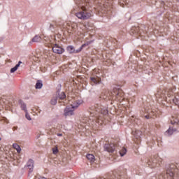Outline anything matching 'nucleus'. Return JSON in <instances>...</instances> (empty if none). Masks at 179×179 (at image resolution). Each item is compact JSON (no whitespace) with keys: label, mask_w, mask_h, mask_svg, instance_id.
Returning a JSON list of instances; mask_svg holds the SVG:
<instances>
[{"label":"nucleus","mask_w":179,"mask_h":179,"mask_svg":"<svg viewBox=\"0 0 179 179\" xmlns=\"http://www.w3.org/2000/svg\"><path fill=\"white\" fill-rule=\"evenodd\" d=\"M26 115L25 117L27 118V120H28V121H31V117H30V115L29 114H27V112H26Z\"/></svg>","instance_id":"a878e982"},{"label":"nucleus","mask_w":179,"mask_h":179,"mask_svg":"<svg viewBox=\"0 0 179 179\" xmlns=\"http://www.w3.org/2000/svg\"><path fill=\"white\" fill-rule=\"evenodd\" d=\"M86 157L92 163H94V160H96L95 158H94V155H93L92 154H87Z\"/></svg>","instance_id":"f3484780"},{"label":"nucleus","mask_w":179,"mask_h":179,"mask_svg":"<svg viewBox=\"0 0 179 179\" xmlns=\"http://www.w3.org/2000/svg\"><path fill=\"white\" fill-rule=\"evenodd\" d=\"M0 141H1V138H0Z\"/></svg>","instance_id":"2f4dec72"},{"label":"nucleus","mask_w":179,"mask_h":179,"mask_svg":"<svg viewBox=\"0 0 179 179\" xmlns=\"http://www.w3.org/2000/svg\"><path fill=\"white\" fill-rule=\"evenodd\" d=\"M90 113L92 117H94V119H90V121L92 120V122L95 121L97 122V120H100L102 115L108 114V110H107V109L103 110L100 106H99V105H96V106H92L91 108Z\"/></svg>","instance_id":"f257e3e1"},{"label":"nucleus","mask_w":179,"mask_h":179,"mask_svg":"<svg viewBox=\"0 0 179 179\" xmlns=\"http://www.w3.org/2000/svg\"><path fill=\"white\" fill-rule=\"evenodd\" d=\"M13 148L17 150V153H20V152H22V148H20V146L17 145V143H13Z\"/></svg>","instance_id":"a211bd4d"},{"label":"nucleus","mask_w":179,"mask_h":179,"mask_svg":"<svg viewBox=\"0 0 179 179\" xmlns=\"http://www.w3.org/2000/svg\"><path fill=\"white\" fill-rule=\"evenodd\" d=\"M52 29H55V25H54L53 24H50V29L52 30Z\"/></svg>","instance_id":"bb28decb"},{"label":"nucleus","mask_w":179,"mask_h":179,"mask_svg":"<svg viewBox=\"0 0 179 179\" xmlns=\"http://www.w3.org/2000/svg\"><path fill=\"white\" fill-rule=\"evenodd\" d=\"M177 171H178V169H177L176 165L171 164V166H169V168H167L166 174L164 176L163 174L160 175L159 176V179H166L167 177H170V178H173V177L176 176V173H177Z\"/></svg>","instance_id":"7ed1b4c3"},{"label":"nucleus","mask_w":179,"mask_h":179,"mask_svg":"<svg viewBox=\"0 0 179 179\" xmlns=\"http://www.w3.org/2000/svg\"><path fill=\"white\" fill-rule=\"evenodd\" d=\"M59 136H62V134H58Z\"/></svg>","instance_id":"c85d7f7f"},{"label":"nucleus","mask_w":179,"mask_h":179,"mask_svg":"<svg viewBox=\"0 0 179 179\" xmlns=\"http://www.w3.org/2000/svg\"><path fill=\"white\" fill-rule=\"evenodd\" d=\"M52 51L55 54H62L64 50L61 46L58 45L57 44H54L52 46Z\"/></svg>","instance_id":"423d86ee"},{"label":"nucleus","mask_w":179,"mask_h":179,"mask_svg":"<svg viewBox=\"0 0 179 179\" xmlns=\"http://www.w3.org/2000/svg\"><path fill=\"white\" fill-rule=\"evenodd\" d=\"M65 97H66L65 92H62L59 94V99H60V100H64V99H65Z\"/></svg>","instance_id":"412c9836"},{"label":"nucleus","mask_w":179,"mask_h":179,"mask_svg":"<svg viewBox=\"0 0 179 179\" xmlns=\"http://www.w3.org/2000/svg\"><path fill=\"white\" fill-rule=\"evenodd\" d=\"M43 87V81L38 80L36 84V89H41Z\"/></svg>","instance_id":"6ab92c4d"},{"label":"nucleus","mask_w":179,"mask_h":179,"mask_svg":"<svg viewBox=\"0 0 179 179\" xmlns=\"http://www.w3.org/2000/svg\"><path fill=\"white\" fill-rule=\"evenodd\" d=\"M90 80L94 85H100L101 83V78H94V77H91Z\"/></svg>","instance_id":"4468645a"},{"label":"nucleus","mask_w":179,"mask_h":179,"mask_svg":"<svg viewBox=\"0 0 179 179\" xmlns=\"http://www.w3.org/2000/svg\"><path fill=\"white\" fill-rule=\"evenodd\" d=\"M111 94L112 96H118L120 94V90H117V88H114Z\"/></svg>","instance_id":"aec40b11"},{"label":"nucleus","mask_w":179,"mask_h":179,"mask_svg":"<svg viewBox=\"0 0 179 179\" xmlns=\"http://www.w3.org/2000/svg\"><path fill=\"white\" fill-rule=\"evenodd\" d=\"M50 103L52 106H55V104H57V98H52L50 101Z\"/></svg>","instance_id":"b1692460"},{"label":"nucleus","mask_w":179,"mask_h":179,"mask_svg":"<svg viewBox=\"0 0 179 179\" xmlns=\"http://www.w3.org/2000/svg\"><path fill=\"white\" fill-rule=\"evenodd\" d=\"M78 28V25L76 24H71V27H67L68 33L72 34L76 32V29Z\"/></svg>","instance_id":"6e6552de"},{"label":"nucleus","mask_w":179,"mask_h":179,"mask_svg":"<svg viewBox=\"0 0 179 179\" xmlns=\"http://www.w3.org/2000/svg\"><path fill=\"white\" fill-rule=\"evenodd\" d=\"M41 36L38 35H36L31 41L29 42V45H31L33 43H41Z\"/></svg>","instance_id":"1a4fd4ad"},{"label":"nucleus","mask_w":179,"mask_h":179,"mask_svg":"<svg viewBox=\"0 0 179 179\" xmlns=\"http://www.w3.org/2000/svg\"><path fill=\"white\" fill-rule=\"evenodd\" d=\"M171 124L172 125H178L179 124V117L173 116L171 119Z\"/></svg>","instance_id":"ddd939ff"},{"label":"nucleus","mask_w":179,"mask_h":179,"mask_svg":"<svg viewBox=\"0 0 179 179\" xmlns=\"http://www.w3.org/2000/svg\"><path fill=\"white\" fill-rule=\"evenodd\" d=\"M145 118H147V119L148 120L149 117H148V116H145Z\"/></svg>","instance_id":"c756f323"},{"label":"nucleus","mask_w":179,"mask_h":179,"mask_svg":"<svg viewBox=\"0 0 179 179\" xmlns=\"http://www.w3.org/2000/svg\"><path fill=\"white\" fill-rule=\"evenodd\" d=\"M28 169H29L30 173L33 172V169L34 167V161L33 159H29L27 164Z\"/></svg>","instance_id":"f8f14e48"},{"label":"nucleus","mask_w":179,"mask_h":179,"mask_svg":"<svg viewBox=\"0 0 179 179\" xmlns=\"http://www.w3.org/2000/svg\"><path fill=\"white\" fill-rule=\"evenodd\" d=\"M174 132H177V129L169 127V129L165 132V135H166V136H170L173 135Z\"/></svg>","instance_id":"9b49d317"},{"label":"nucleus","mask_w":179,"mask_h":179,"mask_svg":"<svg viewBox=\"0 0 179 179\" xmlns=\"http://www.w3.org/2000/svg\"><path fill=\"white\" fill-rule=\"evenodd\" d=\"M120 156H125L127 155V148H123L120 151Z\"/></svg>","instance_id":"4be33fe9"},{"label":"nucleus","mask_w":179,"mask_h":179,"mask_svg":"<svg viewBox=\"0 0 179 179\" xmlns=\"http://www.w3.org/2000/svg\"><path fill=\"white\" fill-rule=\"evenodd\" d=\"M20 64H22V62H21V61H20V62H18V64H17L15 65V67H13V68H12V69H10V73H13V72H16V71H17V69L19 68V66H20Z\"/></svg>","instance_id":"dca6fc26"},{"label":"nucleus","mask_w":179,"mask_h":179,"mask_svg":"<svg viewBox=\"0 0 179 179\" xmlns=\"http://www.w3.org/2000/svg\"><path fill=\"white\" fill-rule=\"evenodd\" d=\"M19 103L20 104V108H22V110L25 111V113H27V107L26 106V103H24V102H23V101L22 100H20Z\"/></svg>","instance_id":"2eb2a0df"},{"label":"nucleus","mask_w":179,"mask_h":179,"mask_svg":"<svg viewBox=\"0 0 179 179\" xmlns=\"http://www.w3.org/2000/svg\"><path fill=\"white\" fill-rule=\"evenodd\" d=\"M105 152H108V153H113L115 150V145L114 144H105L103 146Z\"/></svg>","instance_id":"39448f33"},{"label":"nucleus","mask_w":179,"mask_h":179,"mask_svg":"<svg viewBox=\"0 0 179 179\" xmlns=\"http://www.w3.org/2000/svg\"><path fill=\"white\" fill-rule=\"evenodd\" d=\"M91 43H93V41H90L89 42H87L86 43L83 44L78 50H75V48L72 45H69L67 47V51L69 52V54H78V52H80L82 50H83V47H86V45H89V44H91Z\"/></svg>","instance_id":"20e7f679"},{"label":"nucleus","mask_w":179,"mask_h":179,"mask_svg":"<svg viewBox=\"0 0 179 179\" xmlns=\"http://www.w3.org/2000/svg\"><path fill=\"white\" fill-rule=\"evenodd\" d=\"M46 43H48V47H52V44H54V40H51V39H48V41H46Z\"/></svg>","instance_id":"5701e85b"},{"label":"nucleus","mask_w":179,"mask_h":179,"mask_svg":"<svg viewBox=\"0 0 179 179\" xmlns=\"http://www.w3.org/2000/svg\"><path fill=\"white\" fill-rule=\"evenodd\" d=\"M110 99H111V97L108 98V100H110Z\"/></svg>","instance_id":"7c9ffc66"},{"label":"nucleus","mask_w":179,"mask_h":179,"mask_svg":"<svg viewBox=\"0 0 179 179\" xmlns=\"http://www.w3.org/2000/svg\"><path fill=\"white\" fill-rule=\"evenodd\" d=\"M131 33H134V29H131Z\"/></svg>","instance_id":"cd10ccee"},{"label":"nucleus","mask_w":179,"mask_h":179,"mask_svg":"<svg viewBox=\"0 0 179 179\" xmlns=\"http://www.w3.org/2000/svg\"><path fill=\"white\" fill-rule=\"evenodd\" d=\"M75 110L74 108H72V107H66L64 109V115L65 117H68L69 115H73V111Z\"/></svg>","instance_id":"0eeeda50"},{"label":"nucleus","mask_w":179,"mask_h":179,"mask_svg":"<svg viewBox=\"0 0 179 179\" xmlns=\"http://www.w3.org/2000/svg\"><path fill=\"white\" fill-rule=\"evenodd\" d=\"M53 155H57L58 153V148L55 147L52 148Z\"/></svg>","instance_id":"393cba45"},{"label":"nucleus","mask_w":179,"mask_h":179,"mask_svg":"<svg viewBox=\"0 0 179 179\" xmlns=\"http://www.w3.org/2000/svg\"><path fill=\"white\" fill-rule=\"evenodd\" d=\"M83 101L82 100H74L73 102L71 104V108L75 110V108H78L80 104H82Z\"/></svg>","instance_id":"9d476101"},{"label":"nucleus","mask_w":179,"mask_h":179,"mask_svg":"<svg viewBox=\"0 0 179 179\" xmlns=\"http://www.w3.org/2000/svg\"><path fill=\"white\" fill-rule=\"evenodd\" d=\"M81 10V11L76 13V17L80 19V20H87V19H90L93 16V12L87 9L86 6H82Z\"/></svg>","instance_id":"f03ea898"}]
</instances>
